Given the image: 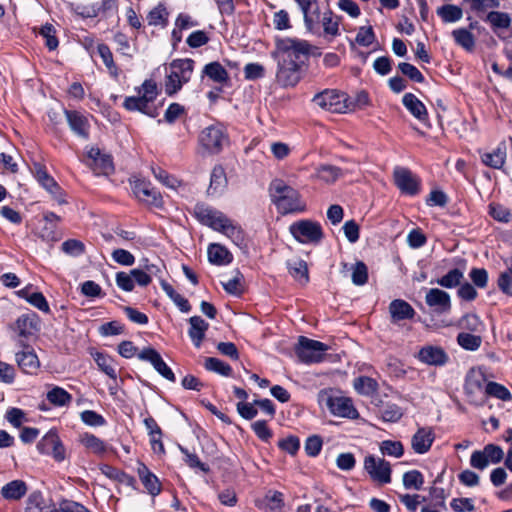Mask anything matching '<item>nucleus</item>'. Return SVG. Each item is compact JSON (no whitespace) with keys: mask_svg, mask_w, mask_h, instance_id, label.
<instances>
[{"mask_svg":"<svg viewBox=\"0 0 512 512\" xmlns=\"http://www.w3.org/2000/svg\"><path fill=\"white\" fill-rule=\"evenodd\" d=\"M311 45L306 40L282 38L276 40L271 56L277 62L276 82L284 88L296 86L302 77L303 58L310 54Z\"/></svg>","mask_w":512,"mask_h":512,"instance_id":"1","label":"nucleus"},{"mask_svg":"<svg viewBox=\"0 0 512 512\" xmlns=\"http://www.w3.org/2000/svg\"><path fill=\"white\" fill-rule=\"evenodd\" d=\"M269 195L272 203L283 215L305 210V203L302 201L299 192L282 179L271 181Z\"/></svg>","mask_w":512,"mask_h":512,"instance_id":"2","label":"nucleus"},{"mask_svg":"<svg viewBox=\"0 0 512 512\" xmlns=\"http://www.w3.org/2000/svg\"><path fill=\"white\" fill-rule=\"evenodd\" d=\"M138 96L126 97L123 106L128 111H138L151 118L158 116V108L154 101L158 95L157 84L153 80H145L138 88Z\"/></svg>","mask_w":512,"mask_h":512,"instance_id":"3","label":"nucleus"},{"mask_svg":"<svg viewBox=\"0 0 512 512\" xmlns=\"http://www.w3.org/2000/svg\"><path fill=\"white\" fill-rule=\"evenodd\" d=\"M199 146L204 154H218L228 144L229 137L225 127L214 124L204 128L198 137Z\"/></svg>","mask_w":512,"mask_h":512,"instance_id":"4","label":"nucleus"},{"mask_svg":"<svg viewBox=\"0 0 512 512\" xmlns=\"http://www.w3.org/2000/svg\"><path fill=\"white\" fill-rule=\"evenodd\" d=\"M194 61L192 59H175L170 63V72L166 80V93L172 95L187 83L193 73Z\"/></svg>","mask_w":512,"mask_h":512,"instance_id":"5","label":"nucleus"},{"mask_svg":"<svg viewBox=\"0 0 512 512\" xmlns=\"http://www.w3.org/2000/svg\"><path fill=\"white\" fill-rule=\"evenodd\" d=\"M289 231L302 244H318L324 236L321 225L316 221L307 219L292 223Z\"/></svg>","mask_w":512,"mask_h":512,"instance_id":"6","label":"nucleus"},{"mask_svg":"<svg viewBox=\"0 0 512 512\" xmlns=\"http://www.w3.org/2000/svg\"><path fill=\"white\" fill-rule=\"evenodd\" d=\"M328 346L320 341L300 336L295 348L296 354L303 363H318L324 358Z\"/></svg>","mask_w":512,"mask_h":512,"instance_id":"7","label":"nucleus"},{"mask_svg":"<svg viewBox=\"0 0 512 512\" xmlns=\"http://www.w3.org/2000/svg\"><path fill=\"white\" fill-rule=\"evenodd\" d=\"M319 397L320 401L325 403L327 409L334 416L348 419H357L359 417V413L350 398L332 396L326 393H321Z\"/></svg>","mask_w":512,"mask_h":512,"instance_id":"8","label":"nucleus"},{"mask_svg":"<svg viewBox=\"0 0 512 512\" xmlns=\"http://www.w3.org/2000/svg\"><path fill=\"white\" fill-rule=\"evenodd\" d=\"M312 101L317 106L332 113H345L348 109L346 94L333 89H326L317 93Z\"/></svg>","mask_w":512,"mask_h":512,"instance_id":"9","label":"nucleus"},{"mask_svg":"<svg viewBox=\"0 0 512 512\" xmlns=\"http://www.w3.org/2000/svg\"><path fill=\"white\" fill-rule=\"evenodd\" d=\"M10 329L15 333L20 343L34 337L39 331V318L31 312L20 315Z\"/></svg>","mask_w":512,"mask_h":512,"instance_id":"10","label":"nucleus"},{"mask_svg":"<svg viewBox=\"0 0 512 512\" xmlns=\"http://www.w3.org/2000/svg\"><path fill=\"white\" fill-rule=\"evenodd\" d=\"M364 469L373 481L380 484L391 482V466L383 458H378L374 455L366 456L364 459Z\"/></svg>","mask_w":512,"mask_h":512,"instance_id":"11","label":"nucleus"},{"mask_svg":"<svg viewBox=\"0 0 512 512\" xmlns=\"http://www.w3.org/2000/svg\"><path fill=\"white\" fill-rule=\"evenodd\" d=\"M193 215L200 223L215 231H218L228 218L223 212L204 203H197L193 207Z\"/></svg>","mask_w":512,"mask_h":512,"instance_id":"12","label":"nucleus"},{"mask_svg":"<svg viewBox=\"0 0 512 512\" xmlns=\"http://www.w3.org/2000/svg\"><path fill=\"white\" fill-rule=\"evenodd\" d=\"M33 173L38 183L49 192L60 204L66 203L61 187L54 178L47 172L46 168L39 163L34 164Z\"/></svg>","mask_w":512,"mask_h":512,"instance_id":"13","label":"nucleus"},{"mask_svg":"<svg viewBox=\"0 0 512 512\" xmlns=\"http://www.w3.org/2000/svg\"><path fill=\"white\" fill-rule=\"evenodd\" d=\"M138 358L142 361L149 362L153 368L166 380L175 382L176 377L171 368L165 363L161 355L154 348L147 347L138 353Z\"/></svg>","mask_w":512,"mask_h":512,"instance_id":"14","label":"nucleus"},{"mask_svg":"<svg viewBox=\"0 0 512 512\" xmlns=\"http://www.w3.org/2000/svg\"><path fill=\"white\" fill-rule=\"evenodd\" d=\"M393 176L402 193L415 195L419 192L420 180L409 169L398 166L394 169Z\"/></svg>","mask_w":512,"mask_h":512,"instance_id":"15","label":"nucleus"},{"mask_svg":"<svg viewBox=\"0 0 512 512\" xmlns=\"http://www.w3.org/2000/svg\"><path fill=\"white\" fill-rule=\"evenodd\" d=\"M487 379L481 369L472 368L466 375L464 390L470 398L485 396V387Z\"/></svg>","mask_w":512,"mask_h":512,"instance_id":"16","label":"nucleus"},{"mask_svg":"<svg viewBox=\"0 0 512 512\" xmlns=\"http://www.w3.org/2000/svg\"><path fill=\"white\" fill-rule=\"evenodd\" d=\"M417 358L420 362L429 366H444L449 361V356L440 346L425 345L418 354Z\"/></svg>","mask_w":512,"mask_h":512,"instance_id":"17","label":"nucleus"},{"mask_svg":"<svg viewBox=\"0 0 512 512\" xmlns=\"http://www.w3.org/2000/svg\"><path fill=\"white\" fill-rule=\"evenodd\" d=\"M426 304L439 314L448 313L451 310L450 295L439 288H431L425 296Z\"/></svg>","mask_w":512,"mask_h":512,"instance_id":"18","label":"nucleus"},{"mask_svg":"<svg viewBox=\"0 0 512 512\" xmlns=\"http://www.w3.org/2000/svg\"><path fill=\"white\" fill-rule=\"evenodd\" d=\"M133 191L137 198L156 207L161 206L162 197L149 182L137 180L134 182Z\"/></svg>","mask_w":512,"mask_h":512,"instance_id":"19","label":"nucleus"},{"mask_svg":"<svg viewBox=\"0 0 512 512\" xmlns=\"http://www.w3.org/2000/svg\"><path fill=\"white\" fill-rule=\"evenodd\" d=\"M435 439L433 430L429 427H421L411 438V447L417 454L427 453Z\"/></svg>","mask_w":512,"mask_h":512,"instance_id":"20","label":"nucleus"},{"mask_svg":"<svg viewBox=\"0 0 512 512\" xmlns=\"http://www.w3.org/2000/svg\"><path fill=\"white\" fill-rule=\"evenodd\" d=\"M16 362L19 368L26 374H36L40 368V361L35 351L26 346L20 352H17L15 355Z\"/></svg>","mask_w":512,"mask_h":512,"instance_id":"21","label":"nucleus"},{"mask_svg":"<svg viewBox=\"0 0 512 512\" xmlns=\"http://www.w3.org/2000/svg\"><path fill=\"white\" fill-rule=\"evenodd\" d=\"M70 129L83 139L89 138L90 124L88 118L78 111L64 110Z\"/></svg>","mask_w":512,"mask_h":512,"instance_id":"22","label":"nucleus"},{"mask_svg":"<svg viewBox=\"0 0 512 512\" xmlns=\"http://www.w3.org/2000/svg\"><path fill=\"white\" fill-rule=\"evenodd\" d=\"M353 169L343 170L337 166L330 164H321L315 168L313 178L326 184H333L346 173H352Z\"/></svg>","mask_w":512,"mask_h":512,"instance_id":"23","label":"nucleus"},{"mask_svg":"<svg viewBox=\"0 0 512 512\" xmlns=\"http://www.w3.org/2000/svg\"><path fill=\"white\" fill-rule=\"evenodd\" d=\"M24 512H56V506L41 491L35 490L28 495Z\"/></svg>","mask_w":512,"mask_h":512,"instance_id":"24","label":"nucleus"},{"mask_svg":"<svg viewBox=\"0 0 512 512\" xmlns=\"http://www.w3.org/2000/svg\"><path fill=\"white\" fill-rule=\"evenodd\" d=\"M28 491L25 481L16 479L2 486L0 490L1 496L7 501H19Z\"/></svg>","mask_w":512,"mask_h":512,"instance_id":"25","label":"nucleus"},{"mask_svg":"<svg viewBox=\"0 0 512 512\" xmlns=\"http://www.w3.org/2000/svg\"><path fill=\"white\" fill-rule=\"evenodd\" d=\"M295 2L303 13L306 28L312 31L320 17L319 6L316 0H295Z\"/></svg>","mask_w":512,"mask_h":512,"instance_id":"26","label":"nucleus"},{"mask_svg":"<svg viewBox=\"0 0 512 512\" xmlns=\"http://www.w3.org/2000/svg\"><path fill=\"white\" fill-rule=\"evenodd\" d=\"M188 335L196 348H199L209 328V324L200 316H192L189 319Z\"/></svg>","mask_w":512,"mask_h":512,"instance_id":"27","label":"nucleus"},{"mask_svg":"<svg viewBox=\"0 0 512 512\" xmlns=\"http://www.w3.org/2000/svg\"><path fill=\"white\" fill-rule=\"evenodd\" d=\"M218 232L228 237L237 247L243 248L246 246L245 233L243 229L229 217L227 218V222L220 227Z\"/></svg>","mask_w":512,"mask_h":512,"instance_id":"28","label":"nucleus"},{"mask_svg":"<svg viewBox=\"0 0 512 512\" xmlns=\"http://www.w3.org/2000/svg\"><path fill=\"white\" fill-rule=\"evenodd\" d=\"M138 476L146 488L147 492L152 496H157L161 492V484L158 477L153 474L146 465L140 464L138 469Z\"/></svg>","mask_w":512,"mask_h":512,"instance_id":"29","label":"nucleus"},{"mask_svg":"<svg viewBox=\"0 0 512 512\" xmlns=\"http://www.w3.org/2000/svg\"><path fill=\"white\" fill-rule=\"evenodd\" d=\"M208 259L212 264L223 266L233 261L232 253L223 245L211 243L207 249Z\"/></svg>","mask_w":512,"mask_h":512,"instance_id":"30","label":"nucleus"},{"mask_svg":"<svg viewBox=\"0 0 512 512\" xmlns=\"http://www.w3.org/2000/svg\"><path fill=\"white\" fill-rule=\"evenodd\" d=\"M389 312L393 322L411 319L415 315V310L406 301L395 299L389 304Z\"/></svg>","mask_w":512,"mask_h":512,"instance_id":"31","label":"nucleus"},{"mask_svg":"<svg viewBox=\"0 0 512 512\" xmlns=\"http://www.w3.org/2000/svg\"><path fill=\"white\" fill-rule=\"evenodd\" d=\"M506 160V145L500 143L496 149L492 152H485L481 154V161L484 165L493 168L500 169L503 167Z\"/></svg>","mask_w":512,"mask_h":512,"instance_id":"32","label":"nucleus"},{"mask_svg":"<svg viewBox=\"0 0 512 512\" xmlns=\"http://www.w3.org/2000/svg\"><path fill=\"white\" fill-rule=\"evenodd\" d=\"M227 186L225 170L222 166H215L211 172L210 185L208 187L209 195H220Z\"/></svg>","mask_w":512,"mask_h":512,"instance_id":"33","label":"nucleus"},{"mask_svg":"<svg viewBox=\"0 0 512 512\" xmlns=\"http://www.w3.org/2000/svg\"><path fill=\"white\" fill-rule=\"evenodd\" d=\"M405 108L418 120L424 121L427 118L425 105L412 93H406L402 98Z\"/></svg>","mask_w":512,"mask_h":512,"instance_id":"34","label":"nucleus"},{"mask_svg":"<svg viewBox=\"0 0 512 512\" xmlns=\"http://www.w3.org/2000/svg\"><path fill=\"white\" fill-rule=\"evenodd\" d=\"M91 356L103 373L113 380L117 379L115 361L108 354L96 351L92 352Z\"/></svg>","mask_w":512,"mask_h":512,"instance_id":"35","label":"nucleus"},{"mask_svg":"<svg viewBox=\"0 0 512 512\" xmlns=\"http://www.w3.org/2000/svg\"><path fill=\"white\" fill-rule=\"evenodd\" d=\"M463 278V270L459 268H453L437 280L431 281V283H436L443 288L453 289L461 284Z\"/></svg>","mask_w":512,"mask_h":512,"instance_id":"36","label":"nucleus"},{"mask_svg":"<svg viewBox=\"0 0 512 512\" xmlns=\"http://www.w3.org/2000/svg\"><path fill=\"white\" fill-rule=\"evenodd\" d=\"M341 17L335 15L332 11L328 10L323 13L321 23L323 26L325 36H330L331 38L337 37L339 32Z\"/></svg>","mask_w":512,"mask_h":512,"instance_id":"37","label":"nucleus"},{"mask_svg":"<svg viewBox=\"0 0 512 512\" xmlns=\"http://www.w3.org/2000/svg\"><path fill=\"white\" fill-rule=\"evenodd\" d=\"M203 75L219 84H223L229 79L228 72L219 62L206 64L203 68Z\"/></svg>","mask_w":512,"mask_h":512,"instance_id":"38","label":"nucleus"},{"mask_svg":"<svg viewBox=\"0 0 512 512\" xmlns=\"http://www.w3.org/2000/svg\"><path fill=\"white\" fill-rule=\"evenodd\" d=\"M163 291L166 295L174 302V304L180 309V311L187 313L191 310V306L186 298L180 295L175 289L165 280L160 282Z\"/></svg>","mask_w":512,"mask_h":512,"instance_id":"39","label":"nucleus"},{"mask_svg":"<svg viewBox=\"0 0 512 512\" xmlns=\"http://www.w3.org/2000/svg\"><path fill=\"white\" fill-rule=\"evenodd\" d=\"M452 36L457 45L464 50L471 52L475 47V38L473 34L466 28H459L452 31Z\"/></svg>","mask_w":512,"mask_h":512,"instance_id":"40","label":"nucleus"},{"mask_svg":"<svg viewBox=\"0 0 512 512\" xmlns=\"http://www.w3.org/2000/svg\"><path fill=\"white\" fill-rule=\"evenodd\" d=\"M284 506V495L279 491H269L263 499V508L271 512L280 511Z\"/></svg>","mask_w":512,"mask_h":512,"instance_id":"41","label":"nucleus"},{"mask_svg":"<svg viewBox=\"0 0 512 512\" xmlns=\"http://www.w3.org/2000/svg\"><path fill=\"white\" fill-rule=\"evenodd\" d=\"M505 263L507 268L500 273L497 284L504 294L512 295V256Z\"/></svg>","mask_w":512,"mask_h":512,"instance_id":"42","label":"nucleus"},{"mask_svg":"<svg viewBox=\"0 0 512 512\" xmlns=\"http://www.w3.org/2000/svg\"><path fill=\"white\" fill-rule=\"evenodd\" d=\"M80 442L88 450L95 454H103L106 451V445L104 441L90 433H84L81 435Z\"/></svg>","mask_w":512,"mask_h":512,"instance_id":"43","label":"nucleus"},{"mask_svg":"<svg viewBox=\"0 0 512 512\" xmlns=\"http://www.w3.org/2000/svg\"><path fill=\"white\" fill-rule=\"evenodd\" d=\"M47 400L53 405L61 407L68 405L72 396L65 389L56 386L48 391Z\"/></svg>","mask_w":512,"mask_h":512,"instance_id":"44","label":"nucleus"},{"mask_svg":"<svg viewBox=\"0 0 512 512\" xmlns=\"http://www.w3.org/2000/svg\"><path fill=\"white\" fill-rule=\"evenodd\" d=\"M379 414L384 422H397L403 416L402 409L394 403H386L381 406Z\"/></svg>","mask_w":512,"mask_h":512,"instance_id":"45","label":"nucleus"},{"mask_svg":"<svg viewBox=\"0 0 512 512\" xmlns=\"http://www.w3.org/2000/svg\"><path fill=\"white\" fill-rule=\"evenodd\" d=\"M457 343L465 350L476 351L481 346L482 338L479 335L461 332L457 336Z\"/></svg>","mask_w":512,"mask_h":512,"instance_id":"46","label":"nucleus"},{"mask_svg":"<svg viewBox=\"0 0 512 512\" xmlns=\"http://www.w3.org/2000/svg\"><path fill=\"white\" fill-rule=\"evenodd\" d=\"M485 395L500 399L502 401H509L512 399V394L504 385L493 381H490L486 384Z\"/></svg>","mask_w":512,"mask_h":512,"instance_id":"47","label":"nucleus"},{"mask_svg":"<svg viewBox=\"0 0 512 512\" xmlns=\"http://www.w3.org/2000/svg\"><path fill=\"white\" fill-rule=\"evenodd\" d=\"M289 272L295 280L301 284H306L309 281L307 263L303 260H298L288 264Z\"/></svg>","mask_w":512,"mask_h":512,"instance_id":"48","label":"nucleus"},{"mask_svg":"<svg viewBox=\"0 0 512 512\" xmlns=\"http://www.w3.org/2000/svg\"><path fill=\"white\" fill-rule=\"evenodd\" d=\"M59 440L58 433L55 430H49L37 443V450L44 455L50 454L51 449L58 444Z\"/></svg>","mask_w":512,"mask_h":512,"instance_id":"49","label":"nucleus"},{"mask_svg":"<svg viewBox=\"0 0 512 512\" xmlns=\"http://www.w3.org/2000/svg\"><path fill=\"white\" fill-rule=\"evenodd\" d=\"M204 367L208 371L218 373L222 376H230L232 374L231 366L229 364L225 363L224 361H222L218 358H215V357L206 358Z\"/></svg>","mask_w":512,"mask_h":512,"instance_id":"50","label":"nucleus"},{"mask_svg":"<svg viewBox=\"0 0 512 512\" xmlns=\"http://www.w3.org/2000/svg\"><path fill=\"white\" fill-rule=\"evenodd\" d=\"M438 15L442 18L444 22L454 23L462 18L463 12L460 7L448 4L438 9Z\"/></svg>","mask_w":512,"mask_h":512,"instance_id":"51","label":"nucleus"},{"mask_svg":"<svg viewBox=\"0 0 512 512\" xmlns=\"http://www.w3.org/2000/svg\"><path fill=\"white\" fill-rule=\"evenodd\" d=\"M424 484L423 474L419 470H410L403 475V486L406 489L420 490Z\"/></svg>","mask_w":512,"mask_h":512,"instance_id":"52","label":"nucleus"},{"mask_svg":"<svg viewBox=\"0 0 512 512\" xmlns=\"http://www.w3.org/2000/svg\"><path fill=\"white\" fill-rule=\"evenodd\" d=\"M380 451L383 455L400 458L404 454V447L400 441L384 440L380 443Z\"/></svg>","mask_w":512,"mask_h":512,"instance_id":"53","label":"nucleus"},{"mask_svg":"<svg viewBox=\"0 0 512 512\" xmlns=\"http://www.w3.org/2000/svg\"><path fill=\"white\" fill-rule=\"evenodd\" d=\"M486 21L489 22L494 29H506L511 23L508 13L498 11L488 13Z\"/></svg>","mask_w":512,"mask_h":512,"instance_id":"54","label":"nucleus"},{"mask_svg":"<svg viewBox=\"0 0 512 512\" xmlns=\"http://www.w3.org/2000/svg\"><path fill=\"white\" fill-rule=\"evenodd\" d=\"M168 13L164 5L159 4L147 15L148 24L151 26L166 25Z\"/></svg>","mask_w":512,"mask_h":512,"instance_id":"55","label":"nucleus"},{"mask_svg":"<svg viewBox=\"0 0 512 512\" xmlns=\"http://www.w3.org/2000/svg\"><path fill=\"white\" fill-rule=\"evenodd\" d=\"M97 52H98L99 56L101 57L103 63L105 64V66L109 70V72L112 75L117 76L118 75V68H117L116 64L114 63L113 54H112L110 48L108 47V45H106V44H99L97 46Z\"/></svg>","mask_w":512,"mask_h":512,"instance_id":"56","label":"nucleus"},{"mask_svg":"<svg viewBox=\"0 0 512 512\" xmlns=\"http://www.w3.org/2000/svg\"><path fill=\"white\" fill-rule=\"evenodd\" d=\"M351 279L354 285L362 286L368 281V268L362 261H357L352 266Z\"/></svg>","mask_w":512,"mask_h":512,"instance_id":"57","label":"nucleus"},{"mask_svg":"<svg viewBox=\"0 0 512 512\" xmlns=\"http://www.w3.org/2000/svg\"><path fill=\"white\" fill-rule=\"evenodd\" d=\"M354 388L362 395H371L377 390V383L370 377L362 376L355 380Z\"/></svg>","mask_w":512,"mask_h":512,"instance_id":"58","label":"nucleus"},{"mask_svg":"<svg viewBox=\"0 0 512 512\" xmlns=\"http://www.w3.org/2000/svg\"><path fill=\"white\" fill-rule=\"evenodd\" d=\"M180 451L185 456L184 461L190 468L199 469L204 473L209 472V466L203 463L196 454L190 453L186 448L182 446H180Z\"/></svg>","mask_w":512,"mask_h":512,"instance_id":"59","label":"nucleus"},{"mask_svg":"<svg viewBox=\"0 0 512 512\" xmlns=\"http://www.w3.org/2000/svg\"><path fill=\"white\" fill-rule=\"evenodd\" d=\"M398 69L401 71L402 74H404L410 80L416 83H423L425 80L420 70L410 63L401 62L398 64Z\"/></svg>","mask_w":512,"mask_h":512,"instance_id":"60","label":"nucleus"},{"mask_svg":"<svg viewBox=\"0 0 512 512\" xmlns=\"http://www.w3.org/2000/svg\"><path fill=\"white\" fill-rule=\"evenodd\" d=\"M489 214L494 220L502 223H508L511 219L510 210L500 204H490Z\"/></svg>","mask_w":512,"mask_h":512,"instance_id":"61","label":"nucleus"},{"mask_svg":"<svg viewBox=\"0 0 512 512\" xmlns=\"http://www.w3.org/2000/svg\"><path fill=\"white\" fill-rule=\"evenodd\" d=\"M242 279V274L239 271H236L233 278L226 282H222V286L227 293L238 296L242 293Z\"/></svg>","mask_w":512,"mask_h":512,"instance_id":"62","label":"nucleus"},{"mask_svg":"<svg viewBox=\"0 0 512 512\" xmlns=\"http://www.w3.org/2000/svg\"><path fill=\"white\" fill-rule=\"evenodd\" d=\"M115 281L118 288L125 292H131L135 287L131 271L129 273L124 271L116 273Z\"/></svg>","mask_w":512,"mask_h":512,"instance_id":"63","label":"nucleus"},{"mask_svg":"<svg viewBox=\"0 0 512 512\" xmlns=\"http://www.w3.org/2000/svg\"><path fill=\"white\" fill-rule=\"evenodd\" d=\"M56 512H91L89 511L85 506L82 504L64 499L59 502L58 506L56 507Z\"/></svg>","mask_w":512,"mask_h":512,"instance_id":"64","label":"nucleus"}]
</instances>
